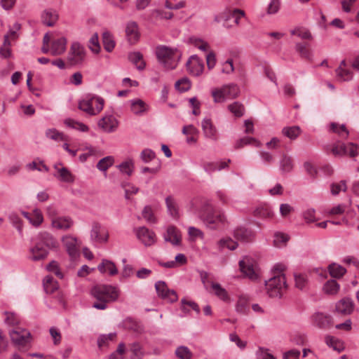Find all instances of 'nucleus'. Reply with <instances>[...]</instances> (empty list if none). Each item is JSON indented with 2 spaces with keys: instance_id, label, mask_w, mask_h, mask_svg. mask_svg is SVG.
<instances>
[{
  "instance_id": "0eeeda50",
  "label": "nucleus",
  "mask_w": 359,
  "mask_h": 359,
  "mask_svg": "<svg viewBox=\"0 0 359 359\" xmlns=\"http://www.w3.org/2000/svg\"><path fill=\"white\" fill-rule=\"evenodd\" d=\"M104 100L102 97L88 95L79 103V109L90 116L99 114L103 109Z\"/></svg>"
},
{
  "instance_id": "f3484780",
  "label": "nucleus",
  "mask_w": 359,
  "mask_h": 359,
  "mask_svg": "<svg viewBox=\"0 0 359 359\" xmlns=\"http://www.w3.org/2000/svg\"><path fill=\"white\" fill-rule=\"evenodd\" d=\"M189 72L194 76H199L203 71V61L196 55H192L187 62Z\"/></svg>"
},
{
  "instance_id": "052dcab7",
  "label": "nucleus",
  "mask_w": 359,
  "mask_h": 359,
  "mask_svg": "<svg viewBox=\"0 0 359 359\" xmlns=\"http://www.w3.org/2000/svg\"><path fill=\"white\" fill-rule=\"evenodd\" d=\"M90 49L95 53H98L100 50V46L99 44V40H98V34L97 33H95L90 39Z\"/></svg>"
},
{
  "instance_id": "bf43d9fd",
  "label": "nucleus",
  "mask_w": 359,
  "mask_h": 359,
  "mask_svg": "<svg viewBox=\"0 0 359 359\" xmlns=\"http://www.w3.org/2000/svg\"><path fill=\"white\" fill-rule=\"evenodd\" d=\"M289 240V237L287 235L283 233H276L274 236V245L276 247H280L282 245H284Z\"/></svg>"
},
{
  "instance_id": "58836bf2",
  "label": "nucleus",
  "mask_w": 359,
  "mask_h": 359,
  "mask_svg": "<svg viewBox=\"0 0 359 359\" xmlns=\"http://www.w3.org/2000/svg\"><path fill=\"white\" fill-rule=\"evenodd\" d=\"M280 168L283 172H290L293 169V161L290 156H283L280 161Z\"/></svg>"
},
{
  "instance_id": "dca6fc26",
  "label": "nucleus",
  "mask_w": 359,
  "mask_h": 359,
  "mask_svg": "<svg viewBox=\"0 0 359 359\" xmlns=\"http://www.w3.org/2000/svg\"><path fill=\"white\" fill-rule=\"evenodd\" d=\"M30 333L26 330L19 327L10 332V337L12 341L17 345H25L28 342Z\"/></svg>"
},
{
  "instance_id": "412c9836",
  "label": "nucleus",
  "mask_w": 359,
  "mask_h": 359,
  "mask_svg": "<svg viewBox=\"0 0 359 359\" xmlns=\"http://www.w3.org/2000/svg\"><path fill=\"white\" fill-rule=\"evenodd\" d=\"M234 238L242 242H250L254 239L252 231L244 226L236 228L233 232Z\"/></svg>"
},
{
  "instance_id": "338daca9",
  "label": "nucleus",
  "mask_w": 359,
  "mask_h": 359,
  "mask_svg": "<svg viewBox=\"0 0 359 359\" xmlns=\"http://www.w3.org/2000/svg\"><path fill=\"white\" fill-rule=\"evenodd\" d=\"M248 301L245 297H241L236 304V311L241 313H245L247 309Z\"/></svg>"
},
{
  "instance_id": "4468645a",
  "label": "nucleus",
  "mask_w": 359,
  "mask_h": 359,
  "mask_svg": "<svg viewBox=\"0 0 359 359\" xmlns=\"http://www.w3.org/2000/svg\"><path fill=\"white\" fill-rule=\"evenodd\" d=\"M90 238L97 243H105L108 241L109 234L107 231L98 222H93L90 231Z\"/></svg>"
},
{
  "instance_id": "5701e85b",
  "label": "nucleus",
  "mask_w": 359,
  "mask_h": 359,
  "mask_svg": "<svg viewBox=\"0 0 359 359\" xmlns=\"http://www.w3.org/2000/svg\"><path fill=\"white\" fill-rule=\"evenodd\" d=\"M126 34L130 43H135L137 41L140 37L137 24L134 21L128 22L126 27Z\"/></svg>"
},
{
  "instance_id": "72a5a7b5",
  "label": "nucleus",
  "mask_w": 359,
  "mask_h": 359,
  "mask_svg": "<svg viewBox=\"0 0 359 359\" xmlns=\"http://www.w3.org/2000/svg\"><path fill=\"white\" fill-rule=\"evenodd\" d=\"M46 137L53 140L59 141H67L68 137L63 133H61L55 128H50L46 131Z\"/></svg>"
},
{
  "instance_id": "2f4dec72",
  "label": "nucleus",
  "mask_w": 359,
  "mask_h": 359,
  "mask_svg": "<svg viewBox=\"0 0 359 359\" xmlns=\"http://www.w3.org/2000/svg\"><path fill=\"white\" fill-rule=\"evenodd\" d=\"M43 287L46 293L52 294L58 289V283L53 277L47 276L43 280Z\"/></svg>"
},
{
  "instance_id": "de8ad7c7",
  "label": "nucleus",
  "mask_w": 359,
  "mask_h": 359,
  "mask_svg": "<svg viewBox=\"0 0 359 359\" xmlns=\"http://www.w3.org/2000/svg\"><path fill=\"white\" fill-rule=\"evenodd\" d=\"M175 355L180 359H191L192 353L189 348L185 346H180L175 350Z\"/></svg>"
},
{
  "instance_id": "6ab92c4d",
  "label": "nucleus",
  "mask_w": 359,
  "mask_h": 359,
  "mask_svg": "<svg viewBox=\"0 0 359 359\" xmlns=\"http://www.w3.org/2000/svg\"><path fill=\"white\" fill-rule=\"evenodd\" d=\"M202 130L206 138L216 141L217 140V131L210 118H205L201 123Z\"/></svg>"
},
{
  "instance_id": "6e6d98bb",
  "label": "nucleus",
  "mask_w": 359,
  "mask_h": 359,
  "mask_svg": "<svg viewBox=\"0 0 359 359\" xmlns=\"http://www.w3.org/2000/svg\"><path fill=\"white\" fill-rule=\"evenodd\" d=\"M175 88L180 92H185L191 88V83L187 78H182L175 83Z\"/></svg>"
},
{
  "instance_id": "e433bc0d",
  "label": "nucleus",
  "mask_w": 359,
  "mask_h": 359,
  "mask_svg": "<svg viewBox=\"0 0 359 359\" xmlns=\"http://www.w3.org/2000/svg\"><path fill=\"white\" fill-rule=\"evenodd\" d=\"M325 342L327 346L332 347L334 350L338 352H341L344 349L343 342L334 337L327 336L325 338Z\"/></svg>"
},
{
  "instance_id": "1a4fd4ad",
  "label": "nucleus",
  "mask_w": 359,
  "mask_h": 359,
  "mask_svg": "<svg viewBox=\"0 0 359 359\" xmlns=\"http://www.w3.org/2000/svg\"><path fill=\"white\" fill-rule=\"evenodd\" d=\"M244 11L240 9L225 11L216 15L214 18V21L218 23L223 22L224 27L231 28L233 27V25L229 24V20L233 19L234 25H238L241 18L244 16Z\"/></svg>"
},
{
  "instance_id": "a18cd8bd",
  "label": "nucleus",
  "mask_w": 359,
  "mask_h": 359,
  "mask_svg": "<svg viewBox=\"0 0 359 359\" xmlns=\"http://www.w3.org/2000/svg\"><path fill=\"white\" fill-rule=\"evenodd\" d=\"M228 109L236 117L242 116L245 111L244 106L238 102L229 104Z\"/></svg>"
},
{
  "instance_id": "c756f323",
  "label": "nucleus",
  "mask_w": 359,
  "mask_h": 359,
  "mask_svg": "<svg viewBox=\"0 0 359 359\" xmlns=\"http://www.w3.org/2000/svg\"><path fill=\"white\" fill-rule=\"evenodd\" d=\"M230 159L227 161L208 162L203 164V168L205 172L210 173L216 170H221L228 167Z\"/></svg>"
},
{
  "instance_id": "4d7b16f0",
  "label": "nucleus",
  "mask_w": 359,
  "mask_h": 359,
  "mask_svg": "<svg viewBox=\"0 0 359 359\" xmlns=\"http://www.w3.org/2000/svg\"><path fill=\"white\" fill-rule=\"evenodd\" d=\"M220 248H226L231 250H235L238 247V243L231 238H223L218 242Z\"/></svg>"
},
{
  "instance_id": "69168bd1",
  "label": "nucleus",
  "mask_w": 359,
  "mask_h": 359,
  "mask_svg": "<svg viewBox=\"0 0 359 359\" xmlns=\"http://www.w3.org/2000/svg\"><path fill=\"white\" fill-rule=\"evenodd\" d=\"M347 189L346 182L342 180L339 184H332L331 185V193L333 195H337L340 191H346Z\"/></svg>"
},
{
  "instance_id": "864d4df0",
  "label": "nucleus",
  "mask_w": 359,
  "mask_h": 359,
  "mask_svg": "<svg viewBox=\"0 0 359 359\" xmlns=\"http://www.w3.org/2000/svg\"><path fill=\"white\" fill-rule=\"evenodd\" d=\"M291 34L297 35L302 39L311 40L313 39L311 32L304 28H297L291 31Z\"/></svg>"
},
{
  "instance_id": "b1692460",
  "label": "nucleus",
  "mask_w": 359,
  "mask_h": 359,
  "mask_svg": "<svg viewBox=\"0 0 359 359\" xmlns=\"http://www.w3.org/2000/svg\"><path fill=\"white\" fill-rule=\"evenodd\" d=\"M74 224L73 220L69 217H57L53 218L51 224L53 227L60 230H68Z\"/></svg>"
},
{
  "instance_id": "39448f33",
  "label": "nucleus",
  "mask_w": 359,
  "mask_h": 359,
  "mask_svg": "<svg viewBox=\"0 0 359 359\" xmlns=\"http://www.w3.org/2000/svg\"><path fill=\"white\" fill-rule=\"evenodd\" d=\"M156 55L159 63L165 69H173L177 65L179 55L177 50L165 46H159L156 48Z\"/></svg>"
},
{
  "instance_id": "f03ea898",
  "label": "nucleus",
  "mask_w": 359,
  "mask_h": 359,
  "mask_svg": "<svg viewBox=\"0 0 359 359\" xmlns=\"http://www.w3.org/2000/svg\"><path fill=\"white\" fill-rule=\"evenodd\" d=\"M285 266L283 264H276L272 270L273 277L265 280L267 293L271 297H281L287 285L283 271Z\"/></svg>"
},
{
  "instance_id": "4c0bfd02",
  "label": "nucleus",
  "mask_w": 359,
  "mask_h": 359,
  "mask_svg": "<svg viewBox=\"0 0 359 359\" xmlns=\"http://www.w3.org/2000/svg\"><path fill=\"white\" fill-rule=\"evenodd\" d=\"M165 203L169 214L174 218H178V208L174 198L172 196H168L165 198Z\"/></svg>"
},
{
  "instance_id": "4be33fe9",
  "label": "nucleus",
  "mask_w": 359,
  "mask_h": 359,
  "mask_svg": "<svg viewBox=\"0 0 359 359\" xmlns=\"http://www.w3.org/2000/svg\"><path fill=\"white\" fill-rule=\"evenodd\" d=\"M354 304L351 299L344 298L336 304V311L343 315H349L353 311Z\"/></svg>"
},
{
  "instance_id": "c85d7f7f",
  "label": "nucleus",
  "mask_w": 359,
  "mask_h": 359,
  "mask_svg": "<svg viewBox=\"0 0 359 359\" xmlns=\"http://www.w3.org/2000/svg\"><path fill=\"white\" fill-rule=\"evenodd\" d=\"M295 50L299 54L300 57L307 60H312V52L309 48V43L306 42L297 43L295 45Z\"/></svg>"
},
{
  "instance_id": "a211bd4d",
  "label": "nucleus",
  "mask_w": 359,
  "mask_h": 359,
  "mask_svg": "<svg viewBox=\"0 0 359 359\" xmlns=\"http://www.w3.org/2000/svg\"><path fill=\"white\" fill-rule=\"evenodd\" d=\"M118 121L112 115L102 117L98 122V126L106 133H112L118 127Z\"/></svg>"
},
{
  "instance_id": "ea45409f",
  "label": "nucleus",
  "mask_w": 359,
  "mask_h": 359,
  "mask_svg": "<svg viewBox=\"0 0 359 359\" xmlns=\"http://www.w3.org/2000/svg\"><path fill=\"white\" fill-rule=\"evenodd\" d=\"M211 287L215 293V294L219 297L220 299L223 301H228L229 300V295L227 294L226 290L222 287L220 284L212 283L211 285Z\"/></svg>"
},
{
  "instance_id": "49530a36",
  "label": "nucleus",
  "mask_w": 359,
  "mask_h": 359,
  "mask_svg": "<svg viewBox=\"0 0 359 359\" xmlns=\"http://www.w3.org/2000/svg\"><path fill=\"white\" fill-rule=\"evenodd\" d=\"M254 215L259 218H270L273 212L268 206H261L254 210Z\"/></svg>"
},
{
  "instance_id": "bb28decb",
  "label": "nucleus",
  "mask_w": 359,
  "mask_h": 359,
  "mask_svg": "<svg viewBox=\"0 0 359 359\" xmlns=\"http://www.w3.org/2000/svg\"><path fill=\"white\" fill-rule=\"evenodd\" d=\"M313 324L320 329H327L331 325V316L316 313L313 316Z\"/></svg>"
},
{
  "instance_id": "ddd939ff",
  "label": "nucleus",
  "mask_w": 359,
  "mask_h": 359,
  "mask_svg": "<svg viewBox=\"0 0 359 359\" xmlns=\"http://www.w3.org/2000/svg\"><path fill=\"white\" fill-rule=\"evenodd\" d=\"M163 237L165 242L170 243L174 246H180L182 244L181 231L173 225L168 226Z\"/></svg>"
},
{
  "instance_id": "20e7f679",
  "label": "nucleus",
  "mask_w": 359,
  "mask_h": 359,
  "mask_svg": "<svg viewBox=\"0 0 359 359\" xmlns=\"http://www.w3.org/2000/svg\"><path fill=\"white\" fill-rule=\"evenodd\" d=\"M198 216L204 224L210 229H215L226 223L225 215L214 210L212 205L208 201L203 202L198 212Z\"/></svg>"
},
{
  "instance_id": "13d9d810",
  "label": "nucleus",
  "mask_w": 359,
  "mask_h": 359,
  "mask_svg": "<svg viewBox=\"0 0 359 359\" xmlns=\"http://www.w3.org/2000/svg\"><path fill=\"white\" fill-rule=\"evenodd\" d=\"M116 337V334L115 332L101 335L97 339V344L99 347L107 345L108 341L114 340Z\"/></svg>"
},
{
  "instance_id": "9b49d317",
  "label": "nucleus",
  "mask_w": 359,
  "mask_h": 359,
  "mask_svg": "<svg viewBox=\"0 0 359 359\" xmlns=\"http://www.w3.org/2000/svg\"><path fill=\"white\" fill-rule=\"evenodd\" d=\"M241 271L250 280L257 279L258 275L255 269V261L250 257H245L239 262Z\"/></svg>"
},
{
  "instance_id": "393cba45",
  "label": "nucleus",
  "mask_w": 359,
  "mask_h": 359,
  "mask_svg": "<svg viewBox=\"0 0 359 359\" xmlns=\"http://www.w3.org/2000/svg\"><path fill=\"white\" fill-rule=\"evenodd\" d=\"M67 48V39L65 37H60L53 40L51 43L50 53L53 55H60L63 54Z\"/></svg>"
},
{
  "instance_id": "7ed1b4c3",
  "label": "nucleus",
  "mask_w": 359,
  "mask_h": 359,
  "mask_svg": "<svg viewBox=\"0 0 359 359\" xmlns=\"http://www.w3.org/2000/svg\"><path fill=\"white\" fill-rule=\"evenodd\" d=\"M58 243L53 236L48 232H41L37 236V241L34 247L31 248V259L39 261L45 259L48 250L57 248Z\"/></svg>"
},
{
  "instance_id": "603ef678",
  "label": "nucleus",
  "mask_w": 359,
  "mask_h": 359,
  "mask_svg": "<svg viewBox=\"0 0 359 359\" xmlns=\"http://www.w3.org/2000/svg\"><path fill=\"white\" fill-rule=\"evenodd\" d=\"M142 217L146 219V221L151 224H154L156 222V219L154 215L151 206L147 205L142 210Z\"/></svg>"
},
{
  "instance_id": "7c9ffc66",
  "label": "nucleus",
  "mask_w": 359,
  "mask_h": 359,
  "mask_svg": "<svg viewBox=\"0 0 359 359\" xmlns=\"http://www.w3.org/2000/svg\"><path fill=\"white\" fill-rule=\"evenodd\" d=\"M129 60L133 62L139 70H143L146 64L143 60V55L140 52H133L128 55Z\"/></svg>"
},
{
  "instance_id": "680f3d73",
  "label": "nucleus",
  "mask_w": 359,
  "mask_h": 359,
  "mask_svg": "<svg viewBox=\"0 0 359 359\" xmlns=\"http://www.w3.org/2000/svg\"><path fill=\"white\" fill-rule=\"evenodd\" d=\"M187 306H189L191 309L195 311L197 314L200 313V308L196 302L192 301H187L184 299H182V309L184 311H189V310L187 309Z\"/></svg>"
},
{
  "instance_id": "f257e3e1",
  "label": "nucleus",
  "mask_w": 359,
  "mask_h": 359,
  "mask_svg": "<svg viewBox=\"0 0 359 359\" xmlns=\"http://www.w3.org/2000/svg\"><path fill=\"white\" fill-rule=\"evenodd\" d=\"M91 294L96 299L93 307L104 310L108 304L116 302L121 294V290L118 287L111 285H97L91 290Z\"/></svg>"
},
{
  "instance_id": "5fc2aeb1",
  "label": "nucleus",
  "mask_w": 359,
  "mask_h": 359,
  "mask_svg": "<svg viewBox=\"0 0 359 359\" xmlns=\"http://www.w3.org/2000/svg\"><path fill=\"white\" fill-rule=\"evenodd\" d=\"M118 168L121 172L130 176L133 172L134 165L133 163L129 161L121 163L118 165Z\"/></svg>"
},
{
  "instance_id": "6e6552de",
  "label": "nucleus",
  "mask_w": 359,
  "mask_h": 359,
  "mask_svg": "<svg viewBox=\"0 0 359 359\" xmlns=\"http://www.w3.org/2000/svg\"><path fill=\"white\" fill-rule=\"evenodd\" d=\"M86 50L79 42H73L67 55V62L72 66L81 65L86 58Z\"/></svg>"
},
{
  "instance_id": "8fccbe9b",
  "label": "nucleus",
  "mask_w": 359,
  "mask_h": 359,
  "mask_svg": "<svg viewBox=\"0 0 359 359\" xmlns=\"http://www.w3.org/2000/svg\"><path fill=\"white\" fill-rule=\"evenodd\" d=\"M130 351L132 353L131 359H142L144 355L142 346L139 343L132 344Z\"/></svg>"
},
{
  "instance_id": "79ce46f5",
  "label": "nucleus",
  "mask_w": 359,
  "mask_h": 359,
  "mask_svg": "<svg viewBox=\"0 0 359 359\" xmlns=\"http://www.w3.org/2000/svg\"><path fill=\"white\" fill-rule=\"evenodd\" d=\"M64 123L67 127H69V128H74V129H76V130H80L82 132H87L89 130L88 127L86 125L83 124V123L76 121L72 118H66L64 121Z\"/></svg>"
},
{
  "instance_id": "e2e57ef3",
  "label": "nucleus",
  "mask_w": 359,
  "mask_h": 359,
  "mask_svg": "<svg viewBox=\"0 0 359 359\" xmlns=\"http://www.w3.org/2000/svg\"><path fill=\"white\" fill-rule=\"evenodd\" d=\"M155 157V153L150 149H145L140 154V158L144 163H149Z\"/></svg>"
},
{
  "instance_id": "3c124183",
  "label": "nucleus",
  "mask_w": 359,
  "mask_h": 359,
  "mask_svg": "<svg viewBox=\"0 0 359 359\" xmlns=\"http://www.w3.org/2000/svg\"><path fill=\"white\" fill-rule=\"evenodd\" d=\"M337 77L341 81H348L352 79L353 74L346 68L345 69H336Z\"/></svg>"
},
{
  "instance_id": "0e129e2a",
  "label": "nucleus",
  "mask_w": 359,
  "mask_h": 359,
  "mask_svg": "<svg viewBox=\"0 0 359 359\" xmlns=\"http://www.w3.org/2000/svg\"><path fill=\"white\" fill-rule=\"evenodd\" d=\"M252 143H257V140L253 137H245L239 139L236 142L235 144V149H241L245 145L250 144Z\"/></svg>"
},
{
  "instance_id": "a19ab883",
  "label": "nucleus",
  "mask_w": 359,
  "mask_h": 359,
  "mask_svg": "<svg viewBox=\"0 0 359 359\" xmlns=\"http://www.w3.org/2000/svg\"><path fill=\"white\" fill-rule=\"evenodd\" d=\"M339 287L340 286L336 280H330L324 284L323 290L327 294H336Z\"/></svg>"
},
{
  "instance_id": "37998d69",
  "label": "nucleus",
  "mask_w": 359,
  "mask_h": 359,
  "mask_svg": "<svg viewBox=\"0 0 359 359\" xmlns=\"http://www.w3.org/2000/svg\"><path fill=\"white\" fill-rule=\"evenodd\" d=\"M283 134L291 140H295L300 134L301 129L299 126L285 127L282 130Z\"/></svg>"
},
{
  "instance_id": "a878e982",
  "label": "nucleus",
  "mask_w": 359,
  "mask_h": 359,
  "mask_svg": "<svg viewBox=\"0 0 359 359\" xmlns=\"http://www.w3.org/2000/svg\"><path fill=\"white\" fill-rule=\"evenodd\" d=\"M58 19V14L53 9H46L41 13V22L48 27H53Z\"/></svg>"
},
{
  "instance_id": "473e14b6",
  "label": "nucleus",
  "mask_w": 359,
  "mask_h": 359,
  "mask_svg": "<svg viewBox=\"0 0 359 359\" xmlns=\"http://www.w3.org/2000/svg\"><path fill=\"white\" fill-rule=\"evenodd\" d=\"M147 110L146 103L140 100L136 99L131 101V111L137 114L141 115Z\"/></svg>"
},
{
  "instance_id": "c03bdc74",
  "label": "nucleus",
  "mask_w": 359,
  "mask_h": 359,
  "mask_svg": "<svg viewBox=\"0 0 359 359\" xmlns=\"http://www.w3.org/2000/svg\"><path fill=\"white\" fill-rule=\"evenodd\" d=\"M114 157L111 156H106L98 161L97 168L100 171L106 172L114 164Z\"/></svg>"
},
{
  "instance_id": "774afa93",
  "label": "nucleus",
  "mask_w": 359,
  "mask_h": 359,
  "mask_svg": "<svg viewBox=\"0 0 359 359\" xmlns=\"http://www.w3.org/2000/svg\"><path fill=\"white\" fill-rule=\"evenodd\" d=\"M9 219L13 225L20 231L21 232L22 224L20 218L14 213H12L9 215Z\"/></svg>"
},
{
  "instance_id": "9d476101",
  "label": "nucleus",
  "mask_w": 359,
  "mask_h": 359,
  "mask_svg": "<svg viewBox=\"0 0 359 359\" xmlns=\"http://www.w3.org/2000/svg\"><path fill=\"white\" fill-rule=\"evenodd\" d=\"M135 235L146 247L153 245L156 242V233L145 226H140L134 229Z\"/></svg>"
},
{
  "instance_id": "aec40b11",
  "label": "nucleus",
  "mask_w": 359,
  "mask_h": 359,
  "mask_svg": "<svg viewBox=\"0 0 359 359\" xmlns=\"http://www.w3.org/2000/svg\"><path fill=\"white\" fill-rule=\"evenodd\" d=\"M61 165V163L54 165V168L57 170V174H54V176L61 182L72 183L74 181L73 175L67 168H60Z\"/></svg>"
},
{
  "instance_id": "cd10ccee",
  "label": "nucleus",
  "mask_w": 359,
  "mask_h": 359,
  "mask_svg": "<svg viewBox=\"0 0 359 359\" xmlns=\"http://www.w3.org/2000/svg\"><path fill=\"white\" fill-rule=\"evenodd\" d=\"M97 269L101 273H108L109 276H115L118 273V269L114 262L108 259H102L97 266Z\"/></svg>"
},
{
  "instance_id": "f8f14e48",
  "label": "nucleus",
  "mask_w": 359,
  "mask_h": 359,
  "mask_svg": "<svg viewBox=\"0 0 359 359\" xmlns=\"http://www.w3.org/2000/svg\"><path fill=\"white\" fill-rule=\"evenodd\" d=\"M156 292L159 297L170 302H175L177 300V295L175 291L168 289L164 281H158L155 284Z\"/></svg>"
},
{
  "instance_id": "f704fd0d",
  "label": "nucleus",
  "mask_w": 359,
  "mask_h": 359,
  "mask_svg": "<svg viewBox=\"0 0 359 359\" xmlns=\"http://www.w3.org/2000/svg\"><path fill=\"white\" fill-rule=\"evenodd\" d=\"M328 270L330 276L336 278L342 277L346 272L345 268L335 263L330 264L328 266Z\"/></svg>"
},
{
  "instance_id": "09e8293b",
  "label": "nucleus",
  "mask_w": 359,
  "mask_h": 359,
  "mask_svg": "<svg viewBox=\"0 0 359 359\" xmlns=\"http://www.w3.org/2000/svg\"><path fill=\"white\" fill-rule=\"evenodd\" d=\"M330 128L334 133H338L342 138H346L348 136L349 133L344 125L339 126L337 123H332Z\"/></svg>"
},
{
  "instance_id": "423d86ee",
  "label": "nucleus",
  "mask_w": 359,
  "mask_h": 359,
  "mask_svg": "<svg viewBox=\"0 0 359 359\" xmlns=\"http://www.w3.org/2000/svg\"><path fill=\"white\" fill-rule=\"evenodd\" d=\"M240 94V88L236 83L223 85L220 88H215L211 91L213 101L215 103H222L226 100L235 99Z\"/></svg>"
},
{
  "instance_id": "2eb2a0df",
  "label": "nucleus",
  "mask_w": 359,
  "mask_h": 359,
  "mask_svg": "<svg viewBox=\"0 0 359 359\" xmlns=\"http://www.w3.org/2000/svg\"><path fill=\"white\" fill-rule=\"evenodd\" d=\"M62 241L69 255L73 259L77 257L79 255L77 239L71 236H65Z\"/></svg>"
},
{
  "instance_id": "c9c22d12",
  "label": "nucleus",
  "mask_w": 359,
  "mask_h": 359,
  "mask_svg": "<svg viewBox=\"0 0 359 359\" xmlns=\"http://www.w3.org/2000/svg\"><path fill=\"white\" fill-rule=\"evenodd\" d=\"M102 43L104 48L107 52H111L115 46L112 35L109 32H105L102 34Z\"/></svg>"
}]
</instances>
